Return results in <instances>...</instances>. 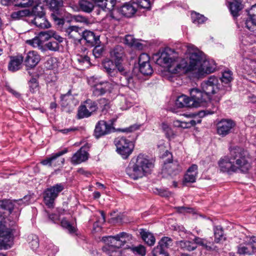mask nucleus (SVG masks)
<instances>
[{"label": "nucleus", "mask_w": 256, "mask_h": 256, "mask_svg": "<svg viewBox=\"0 0 256 256\" xmlns=\"http://www.w3.org/2000/svg\"><path fill=\"white\" fill-rule=\"evenodd\" d=\"M112 128L110 124L104 120L99 121L96 126L94 135L96 138L110 133Z\"/></svg>", "instance_id": "obj_21"}, {"label": "nucleus", "mask_w": 256, "mask_h": 256, "mask_svg": "<svg viewBox=\"0 0 256 256\" xmlns=\"http://www.w3.org/2000/svg\"><path fill=\"white\" fill-rule=\"evenodd\" d=\"M32 13L35 16H44V12L42 6L38 4L34 6L32 10L31 14Z\"/></svg>", "instance_id": "obj_52"}, {"label": "nucleus", "mask_w": 256, "mask_h": 256, "mask_svg": "<svg viewBox=\"0 0 256 256\" xmlns=\"http://www.w3.org/2000/svg\"><path fill=\"white\" fill-rule=\"evenodd\" d=\"M136 42V38H134L132 35L128 34L126 36L124 43L130 46H132L134 42Z\"/></svg>", "instance_id": "obj_60"}, {"label": "nucleus", "mask_w": 256, "mask_h": 256, "mask_svg": "<svg viewBox=\"0 0 256 256\" xmlns=\"http://www.w3.org/2000/svg\"><path fill=\"white\" fill-rule=\"evenodd\" d=\"M137 10V4H136L126 3L120 9V12L122 15L126 18L132 17Z\"/></svg>", "instance_id": "obj_26"}, {"label": "nucleus", "mask_w": 256, "mask_h": 256, "mask_svg": "<svg viewBox=\"0 0 256 256\" xmlns=\"http://www.w3.org/2000/svg\"><path fill=\"white\" fill-rule=\"evenodd\" d=\"M220 86L218 79L211 76L201 83L200 90L193 88L191 93L193 97L201 101L202 106H205L211 99L216 102L220 101L226 94V90Z\"/></svg>", "instance_id": "obj_3"}, {"label": "nucleus", "mask_w": 256, "mask_h": 256, "mask_svg": "<svg viewBox=\"0 0 256 256\" xmlns=\"http://www.w3.org/2000/svg\"><path fill=\"white\" fill-rule=\"evenodd\" d=\"M117 77L112 78V82H117L116 85L120 83V84L124 86H128L130 88L136 87V82L138 81L136 76H134L130 72L125 73V74H121V76L116 78Z\"/></svg>", "instance_id": "obj_16"}, {"label": "nucleus", "mask_w": 256, "mask_h": 256, "mask_svg": "<svg viewBox=\"0 0 256 256\" xmlns=\"http://www.w3.org/2000/svg\"><path fill=\"white\" fill-rule=\"evenodd\" d=\"M128 248L134 254H138L142 256H144L146 254L145 247L141 244H139L138 246H132Z\"/></svg>", "instance_id": "obj_45"}, {"label": "nucleus", "mask_w": 256, "mask_h": 256, "mask_svg": "<svg viewBox=\"0 0 256 256\" xmlns=\"http://www.w3.org/2000/svg\"><path fill=\"white\" fill-rule=\"evenodd\" d=\"M152 0H138V2L137 6H138L141 8L148 9L150 8Z\"/></svg>", "instance_id": "obj_56"}, {"label": "nucleus", "mask_w": 256, "mask_h": 256, "mask_svg": "<svg viewBox=\"0 0 256 256\" xmlns=\"http://www.w3.org/2000/svg\"><path fill=\"white\" fill-rule=\"evenodd\" d=\"M50 8L52 12H54L62 10L61 7L62 6V0H47Z\"/></svg>", "instance_id": "obj_38"}, {"label": "nucleus", "mask_w": 256, "mask_h": 256, "mask_svg": "<svg viewBox=\"0 0 256 256\" xmlns=\"http://www.w3.org/2000/svg\"><path fill=\"white\" fill-rule=\"evenodd\" d=\"M120 100V108L122 110H126L132 106V102L127 100L123 96H121Z\"/></svg>", "instance_id": "obj_53"}, {"label": "nucleus", "mask_w": 256, "mask_h": 256, "mask_svg": "<svg viewBox=\"0 0 256 256\" xmlns=\"http://www.w3.org/2000/svg\"><path fill=\"white\" fill-rule=\"evenodd\" d=\"M114 144L116 148V152L124 158H127L132 153L134 148V144L124 137H118L115 138Z\"/></svg>", "instance_id": "obj_10"}, {"label": "nucleus", "mask_w": 256, "mask_h": 256, "mask_svg": "<svg viewBox=\"0 0 256 256\" xmlns=\"http://www.w3.org/2000/svg\"><path fill=\"white\" fill-rule=\"evenodd\" d=\"M248 153L244 148L235 146L230 150V158L237 170L242 172H246L250 167L248 162Z\"/></svg>", "instance_id": "obj_7"}, {"label": "nucleus", "mask_w": 256, "mask_h": 256, "mask_svg": "<svg viewBox=\"0 0 256 256\" xmlns=\"http://www.w3.org/2000/svg\"><path fill=\"white\" fill-rule=\"evenodd\" d=\"M35 0H14V5L20 8L29 7L33 4Z\"/></svg>", "instance_id": "obj_48"}, {"label": "nucleus", "mask_w": 256, "mask_h": 256, "mask_svg": "<svg viewBox=\"0 0 256 256\" xmlns=\"http://www.w3.org/2000/svg\"><path fill=\"white\" fill-rule=\"evenodd\" d=\"M29 90L32 94H35L39 90V84L38 80L34 78H31L28 82Z\"/></svg>", "instance_id": "obj_46"}, {"label": "nucleus", "mask_w": 256, "mask_h": 256, "mask_svg": "<svg viewBox=\"0 0 256 256\" xmlns=\"http://www.w3.org/2000/svg\"><path fill=\"white\" fill-rule=\"evenodd\" d=\"M122 61L116 62V68L117 72V76H118V72L120 74H125V73L130 72V71L127 70L122 66Z\"/></svg>", "instance_id": "obj_57"}, {"label": "nucleus", "mask_w": 256, "mask_h": 256, "mask_svg": "<svg viewBox=\"0 0 256 256\" xmlns=\"http://www.w3.org/2000/svg\"><path fill=\"white\" fill-rule=\"evenodd\" d=\"M218 166L220 171L222 172L231 173L238 172L230 158L227 156H224L220 160Z\"/></svg>", "instance_id": "obj_18"}, {"label": "nucleus", "mask_w": 256, "mask_h": 256, "mask_svg": "<svg viewBox=\"0 0 256 256\" xmlns=\"http://www.w3.org/2000/svg\"><path fill=\"white\" fill-rule=\"evenodd\" d=\"M245 27L248 30L252 32H254L256 30V22L252 20V19L249 18L245 22Z\"/></svg>", "instance_id": "obj_55"}, {"label": "nucleus", "mask_w": 256, "mask_h": 256, "mask_svg": "<svg viewBox=\"0 0 256 256\" xmlns=\"http://www.w3.org/2000/svg\"><path fill=\"white\" fill-rule=\"evenodd\" d=\"M10 200H0V249H8L13 244V234L12 226L18 218L16 215L14 220L10 224L8 218L14 209V203Z\"/></svg>", "instance_id": "obj_2"}, {"label": "nucleus", "mask_w": 256, "mask_h": 256, "mask_svg": "<svg viewBox=\"0 0 256 256\" xmlns=\"http://www.w3.org/2000/svg\"><path fill=\"white\" fill-rule=\"evenodd\" d=\"M24 60V57L22 55L10 56V61L8 64L9 70L14 72L21 68L22 64Z\"/></svg>", "instance_id": "obj_24"}, {"label": "nucleus", "mask_w": 256, "mask_h": 256, "mask_svg": "<svg viewBox=\"0 0 256 256\" xmlns=\"http://www.w3.org/2000/svg\"><path fill=\"white\" fill-rule=\"evenodd\" d=\"M51 18L58 26H62L64 24V20L62 18V10L54 12H51Z\"/></svg>", "instance_id": "obj_40"}, {"label": "nucleus", "mask_w": 256, "mask_h": 256, "mask_svg": "<svg viewBox=\"0 0 256 256\" xmlns=\"http://www.w3.org/2000/svg\"><path fill=\"white\" fill-rule=\"evenodd\" d=\"M214 230L215 242L219 243L222 240H225L223 230L220 226H215L214 228Z\"/></svg>", "instance_id": "obj_42"}, {"label": "nucleus", "mask_w": 256, "mask_h": 256, "mask_svg": "<svg viewBox=\"0 0 256 256\" xmlns=\"http://www.w3.org/2000/svg\"><path fill=\"white\" fill-rule=\"evenodd\" d=\"M180 171V166L176 162H164L162 169L164 173H168V174L174 176L178 174Z\"/></svg>", "instance_id": "obj_27"}, {"label": "nucleus", "mask_w": 256, "mask_h": 256, "mask_svg": "<svg viewBox=\"0 0 256 256\" xmlns=\"http://www.w3.org/2000/svg\"><path fill=\"white\" fill-rule=\"evenodd\" d=\"M61 225L64 228L66 229L70 234H73L76 232V228L74 226H72L65 218L62 220Z\"/></svg>", "instance_id": "obj_49"}, {"label": "nucleus", "mask_w": 256, "mask_h": 256, "mask_svg": "<svg viewBox=\"0 0 256 256\" xmlns=\"http://www.w3.org/2000/svg\"><path fill=\"white\" fill-rule=\"evenodd\" d=\"M154 167L152 160L148 156L140 154L134 158L126 169L127 174L134 180H137L150 174Z\"/></svg>", "instance_id": "obj_4"}, {"label": "nucleus", "mask_w": 256, "mask_h": 256, "mask_svg": "<svg viewBox=\"0 0 256 256\" xmlns=\"http://www.w3.org/2000/svg\"><path fill=\"white\" fill-rule=\"evenodd\" d=\"M194 46L192 44L187 46L186 53L188 58L180 59L176 54L170 48H166L162 52L155 55L156 57V63L160 66L165 65L168 67L169 72L181 75L188 72L194 74V68L197 66L194 63Z\"/></svg>", "instance_id": "obj_1"}, {"label": "nucleus", "mask_w": 256, "mask_h": 256, "mask_svg": "<svg viewBox=\"0 0 256 256\" xmlns=\"http://www.w3.org/2000/svg\"><path fill=\"white\" fill-rule=\"evenodd\" d=\"M172 240L168 237H164L152 250L154 256H169L167 250L172 246Z\"/></svg>", "instance_id": "obj_15"}, {"label": "nucleus", "mask_w": 256, "mask_h": 256, "mask_svg": "<svg viewBox=\"0 0 256 256\" xmlns=\"http://www.w3.org/2000/svg\"><path fill=\"white\" fill-rule=\"evenodd\" d=\"M218 110V106H214L212 110H203L200 112L198 113V116L200 118L204 117L206 115L209 114H213L216 112Z\"/></svg>", "instance_id": "obj_62"}, {"label": "nucleus", "mask_w": 256, "mask_h": 256, "mask_svg": "<svg viewBox=\"0 0 256 256\" xmlns=\"http://www.w3.org/2000/svg\"><path fill=\"white\" fill-rule=\"evenodd\" d=\"M66 34L70 38H74L76 40H80L82 39V30L76 26H69L65 28L64 30Z\"/></svg>", "instance_id": "obj_25"}, {"label": "nucleus", "mask_w": 256, "mask_h": 256, "mask_svg": "<svg viewBox=\"0 0 256 256\" xmlns=\"http://www.w3.org/2000/svg\"><path fill=\"white\" fill-rule=\"evenodd\" d=\"M64 188V183L56 184L47 188L44 193V202L48 208H52L56 199Z\"/></svg>", "instance_id": "obj_9"}, {"label": "nucleus", "mask_w": 256, "mask_h": 256, "mask_svg": "<svg viewBox=\"0 0 256 256\" xmlns=\"http://www.w3.org/2000/svg\"><path fill=\"white\" fill-rule=\"evenodd\" d=\"M178 246L184 250L190 252L196 248V244L188 240H181L179 242Z\"/></svg>", "instance_id": "obj_37"}, {"label": "nucleus", "mask_w": 256, "mask_h": 256, "mask_svg": "<svg viewBox=\"0 0 256 256\" xmlns=\"http://www.w3.org/2000/svg\"><path fill=\"white\" fill-rule=\"evenodd\" d=\"M78 6L81 10L86 13L91 12L94 8L93 2L86 0H80L78 2Z\"/></svg>", "instance_id": "obj_36"}, {"label": "nucleus", "mask_w": 256, "mask_h": 256, "mask_svg": "<svg viewBox=\"0 0 256 256\" xmlns=\"http://www.w3.org/2000/svg\"><path fill=\"white\" fill-rule=\"evenodd\" d=\"M196 124V122L195 120H190L188 122H180V120H176L174 122V125L176 126L182 127L183 128H186L189 127L190 126H194Z\"/></svg>", "instance_id": "obj_50"}, {"label": "nucleus", "mask_w": 256, "mask_h": 256, "mask_svg": "<svg viewBox=\"0 0 256 256\" xmlns=\"http://www.w3.org/2000/svg\"><path fill=\"white\" fill-rule=\"evenodd\" d=\"M100 106L102 108V110H107L110 108V101L106 98H102L98 100Z\"/></svg>", "instance_id": "obj_59"}, {"label": "nucleus", "mask_w": 256, "mask_h": 256, "mask_svg": "<svg viewBox=\"0 0 256 256\" xmlns=\"http://www.w3.org/2000/svg\"><path fill=\"white\" fill-rule=\"evenodd\" d=\"M191 16L192 22L195 24H202L206 20V18L203 15L196 12H192Z\"/></svg>", "instance_id": "obj_44"}, {"label": "nucleus", "mask_w": 256, "mask_h": 256, "mask_svg": "<svg viewBox=\"0 0 256 256\" xmlns=\"http://www.w3.org/2000/svg\"><path fill=\"white\" fill-rule=\"evenodd\" d=\"M98 2H100L101 4L99 6L104 8H108L109 3L110 4V6L113 7L115 4L114 0H96Z\"/></svg>", "instance_id": "obj_54"}, {"label": "nucleus", "mask_w": 256, "mask_h": 256, "mask_svg": "<svg viewBox=\"0 0 256 256\" xmlns=\"http://www.w3.org/2000/svg\"><path fill=\"white\" fill-rule=\"evenodd\" d=\"M31 15V12L28 10H24L12 12L11 14V18L14 20H18L24 17Z\"/></svg>", "instance_id": "obj_39"}, {"label": "nucleus", "mask_w": 256, "mask_h": 256, "mask_svg": "<svg viewBox=\"0 0 256 256\" xmlns=\"http://www.w3.org/2000/svg\"><path fill=\"white\" fill-rule=\"evenodd\" d=\"M236 124L231 119L223 118L216 124L217 134L224 137L230 134L235 127Z\"/></svg>", "instance_id": "obj_13"}, {"label": "nucleus", "mask_w": 256, "mask_h": 256, "mask_svg": "<svg viewBox=\"0 0 256 256\" xmlns=\"http://www.w3.org/2000/svg\"><path fill=\"white\" fill-rule=\"evenodd\" d=\"M244 242L252 255L256 252V236H246Z\"/></svg>", "instance_id": "obj_31"}, {"label": "nucleus", "mask_w": 256, "mask_h": 256, "mask_svg": "<svg viewBox=\"0 0 256 256\" xmlns=\"http://www.w3.org/2000/svg\"><path fill=\"white\" fill-rule=\"evenodd\" d=\"M190 98L185 95H182L178 96L176 101V106L180 108L184 107H194L197 108L198 106H202L200 100L195 98L193 97L192 93L191 90H190Z\"/></svg>", "instance_id": "obj_14"}, {"label": "nucleus", "mask_w": 256, "mask_h": 256, "mask_svg": "<svg viewBox=\"0 0 256 256\" xmlns=\"http://www.w3.org/2000/svg\"><path fill=\"white\" fill-rule=\"evenodd\" d=\"M97 102L90 99H87L79 106L77 113V118L82 119L90 116L98 110Z\"/></svg>", "instance_id": "obj_11"}, {"label": "nucleus", "mask_w": 256, "mask_h": 256, "mask_svg": "<svg viewBox=\"0 0 256 256\" xmlns=\"http://www.w3.org/2000/svg\"><path fill=\"white\" fill-rule=\"evenodd\" d=\"M116 82L100 80L94 76L90 77L88 80V84L92 88V94L96 96L112 92Z\"/></svg>", "instance_id": "obj_8"}, {"label": "nucleus", "mask_w": 256, "mask_h": 256, "mask_svg": "<svg viewBox=\"0 0 256 256\" xmlns=\"http://www.w3.org/2000/svg\"><path fill=\"white\" fill-rule=\"evenodd\" d=\"M237 253L239 254L252 255L249 252L248 248L246 246L244 242L238 246Z\"/></svg>", "instance_id": "obj_51"}, {"label": "nucleus", "mask_w": 256, "mask_h": 256, "mask_svg": "<svg viewBox=\"0 0 256 256\" xmlns=\"http://www.w3.org/2000/svg\"><path fill=\"white\" fill-rule=\"evenodd\" d=\"M132 240V235L126 232H120L114 236H104L102 240L105 246L102 248V251L110 256H120V248Z\"/></svg>", "instance_id": "obj_5"}, {"label": "nucleus", "mask_w": 256, "mask_h": 256, "mask_svg": "<svg viewBox=\"0 0 256 256\" xmlns=\"http://www.w3.org/2000/svg\"><path fill=\"white\" fill-rule=\"evenodd\" d=\"M232 72L230 70H225L222 73V75L221 78V82L222 83L228 84L227 86H226L224 88H222L226 90V92L231 90L230 83L232 80Z\"/></svg>", "instance_id": "obj_32"}, {"label": "nucleus", "mask_w": 256, "mask_h": 256, "mask_svg": "<svg viewBox=\"0 0 256 256\" xmlns=\"http://www.w3.org/2000/svg\"><path fill=\"white\" fill-rule=\"evenodd\" d=\"M194 63L197 66L194 68V74L200 78L205 74L213 72L216 69V66L213 61L206 60L204 54L194 46Z\"/></svg>", "instance_id": "obj_6"}, {"label": "nucleus", "mask_w": 256, "mask_h": 256, "mask_svg": "<svg viewBox=\"0 0 256 256\" xmlns=\"http://www.w3.org/2000/svg\"><path fill=\"white\" fill-rule=\"evenodd\" d=\"M28 240L29 244L33 250H36L39 246L38 237L34 234H30L28 236Z\"/></svg>", "instance_id": "obj_47"}, {"label": "nucleus", "mask_w": 256, "mask_h": 256, "mask_svg": "<svg viewBox=\"0 0 256 256\" xmlns=\"http://www.w3.org/2000/svg\"><path fill=\"white\" fill-rule=\"evenodd\" d=\"M32 22L37 27L42 28H48L50 26V24L44 16H35L32 20Z\"/></svg>", "instance_id": "obj_34"}, {"label": "nucleus", "mask_w": 256, "mask_h": 256, "mask_svg": "<svg viewBox=\"0 0 256 256\" xmlns=\"http://www.w3.org/2000/svg\"><path fill=\"white\" fill-rule=\"evenodd\" d=\"M67 152L66 149L58 152L42 160L41 164L44 166L50 167H60L64 162V158L60 156Z\"/></svg>", "instance_id": "obj_12"}, {"label": "nucleus", "mask_w": 256, "mask_h": 256, "mask_svg": "<svg viewBox=\"0 0 256 256\" xmlns=\"http://www.w3.org/2000/svg\"><path fill=\"white\" fill-rule=\"evenodd\" d=\"M198 175V166L196 164H192L188 170L186 174L184 176V182L193 183L195 182L196 177Z\"/></svg>", "instance_id": "obj_28"}, {"label": "nucleus", "mask_w": 256, "mask_h": 256, "mask_svg": "<svg viewBox=\"0 0 256 256\" xmlns=\"http://www.w3.org/2000/svg\"><path fill=\"white\" fill-rule=\"evenodd\" d=\"M56 34V32L49 30L41 32L38 34V36L44 43L46 41L50 40Z\"/></svg>", "instance_id": "obj_43"}, {"label": "nucleus", "mask_w": 256, "mask_h": 256, "mask_svg": "<svg viewBox=\"0 0 256 256\" xmlns=\"http://www.w3.org/2000/svg\"><path fill=\"white\" fill-rule=\"evenodd\" d=\"M162 128L165 132L166 137L170 138L174 134L172 130L168 124L166 123H162Z\"/></svg>", "instance_id": "obj_58"}, {"label": "nucleus", "mask_w": 256, "mask_h": 256, "mask_svg": "<svg viewBox=\"0 0 256 256\" xmlns=\"http://www.w3.org/2000/svg\"><path fill=\"white\" fill-rule=\"evenodd\" d=\"M104 71L111 79L117 77L116 62L110 58H106L102 62Z\"/></svg>", "instance_id": "obj_19"}, {"label": "nucleus", "mask_w": 256, "mask_h": 256, "mask_svg": "<svg viewBox=\"0 0 256 256\" xmlns=\"http://www.w3.org/2000/svg\"><path fill=\"white\" fill-rule=\"evenodd\" d=\"M149 61L150 57L147 54L144 53L140 56L138 58L139 66H140L145 64V66L146 67L147 72H151Z\"/></svg>", "instance_id": "obj_41"}, {"label": "nucleus", "mask_w": 256, "mask_h": 256, "mask_svg": "<svg viewBox=\"0 0 256 256\" xmlns=\"http://www.w3.org/2000/svg\"><path fill=\"white\" fill-rule=\"evenodd\" d=\"M249 18L256 22V4L252 6L248 11Z\"/></svg>", "instance_id": "obj_61"}, {"label": "nucleus", "mask_w": 256, "mask_h": 256, "mask_svg": "<svg viewBox=\"0 0 256 256\" xmlns=\"http://www.w3.org/2000/svg\"><path fill=\"white\" fill-rule=\"evenodd\" d=\"M72 18L75 21L80 22L87 23L88 22V19L81 15H74L72 16Z\"/></svg>", "instance_id": "obj_63"}, {"label": "nucleus", "mask_w": 256, "mask_h": 256, "mask_svg": "<svg viewBox=\"0 0 256 256\" xmlns=\"http://www.w3.org/2000/svg\"><path fill=\"white\" fill-rule=\"evenodd\" d=\"M64 41V38L56 34L48 42L44 44L46 51L49 50L52 52H58L62 46L61 43Z\"/></svg>", "instance_id": "obj_20"}, {"label": "nucleus", "mask_w": 256, "mask_h": 256, "mask_svg": "<svg viewBox=\"0 0 256 256\" xmlns=\"http://www.w3.org/2000/svg\"><path fill=\"white\" fill-rule=\"evenodd\" d=\"M24 63L27 69H32L38 64L40 60V56L38 52L31 50L24 54Z\"/></svg>", "instance_id": "obj_17"}, {"label": "nucleus", "mask_w": 256, "mask_h": 256, "mask_svg": "<svg viewBox=\"0 0 256 256\" xmlns=\"http://www.w3.org/2000/svg\"><path fill=\"white\" fill-rule=\"evenodd\" d=\"M88 154L83 148H80L72 157L70 162L73 164H80L88 159Z\"/></svg>", "instance_id": "obj_23"}, {"label": "nucleus", "mask_w": 256, "mask_h": 256, "mask_svg": "<svg viewBox=\"0 0 256 256\" xmlns=\"http://www.w3.org/2000/svg\"><path fill=\"white\" fill-rule=\"evenodd\" d=\"M82 38L86 40L92 46L96 45L99 40V38L96 37L93 32L88 30L82 31Z\"/></svg>", "instance_id": "obj_29"}, {"label": "nucleus", "mask_w": 256, "mask_h": 256, "mask_svg": "<svg viewBox=\"0 0 256 256\" xmlns=\"http://www.w3.org/2000/svg\"><path fill=\"white\" fill-rule=\"evenodd\" d=\"M100 214L101 218H99L94 224V226H98V224H102L106 221V218L104 211H100Z\"/></svg>", "instance_id": "obj_64"}, {"label": "nucleus", "mask_w": 256, "mask_h": 256, "mask_svg": "<svg viewBox=\"0 0 256 256\" xmlns=\"http://www.w3.org/2000/svg\"><path fill=\"white\" fill-rule=\"evenodd\" d=\"M110 59L116 62L123 61L125 56L124 48L120 46H116L110 50Z\"/></svg>", "instance_id": "obj_22"}, {"label": "nucleus", "mask_w": 256, "mask_h": 256, "mask_svg": "<svg viewBox=\"0 0 256 256\" xmlns=\"http://www.w3.org/2000/svg\"><path fill=\"white\" fill-rule=\"evenodd\" d=\"M140 234L142 240L149 246L154 244L156 240L152 234L144 230H140Z\"/></svg>", "instance_id": "obj_35"}, {"label": "nucleus", "mask_w": 256, "mask_h": 256, "mask_svg": "<svg viewBox=\"0 0 256 256\" xmlns=\"http://www.w3.org/2000/svg\"><path fill=\"white\" fill-rule=\"evenodd\" d=\"M26 43L32 46L34 48H38L42 52H46V48L44 47V43L38 36H36L32 40H26Z\"/></svg>", "instance_id": "obj_33"}, {"label": "nucleus", "mask_w": 256, "mask_h": 256, "mask_svg": "<svg viewBox=\"0 0 256 256\" xmlns=\"http://www.w3.org/2000/svg\"><path fill=\"white\" fill-rule=\"evenodd\" d=\"M242 2V0H234L230 2V10L234 17H237L238 16V12L242 9L243 6Z\"/></svg>", "instance_id": "obj_30"}]
</instances>
